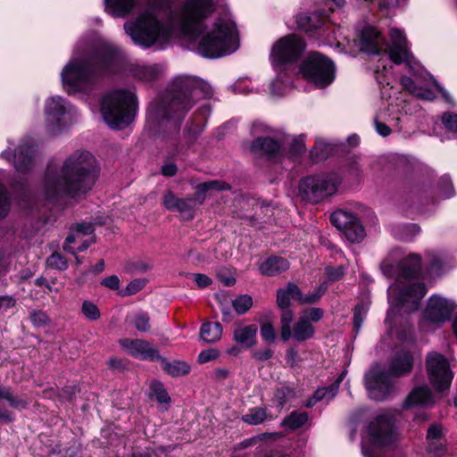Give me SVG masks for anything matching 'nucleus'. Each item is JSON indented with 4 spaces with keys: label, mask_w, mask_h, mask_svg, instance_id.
<instances>
[{
    "label": "nucleus",
    "mask_w": 457,
    "mask_h": 457,
    "mask_svg": "<svg viewBox=\"0 0 457 457\" xmlns=\"http://www.w3.org/2000/svg\"><path fill=\"white\" fill-rule=\"evenodd\" d=\"M212 10V0H186L170 24H162L152 13L145 12L135 21L125 23L124 29L134 43L144 47H163L179 31L190 41L198 40L201 55L219 58L238 48V36L228 18H220L208 27L206 19Z\"/></svg>",
    "instance_id": "obj_1"
},
{
    "label": "nucleus",
    "mask_w": 457,
    "mask_h": 457,
    "mask_svg": "<svg viewBox=\"0 0 457 457\" xmlns=\"http://www.w3.org/2000/svg\"><path fill=\"white\" fill-rule=\"evenodd\" d=\"M99 164L88 151L77 150L63 162L58 171L48 170L43 190L46 197L54 200L69 195L85 194L95 185Z\"/></svg>",
    "instance_id": "obj_2"
},
{
    "label": "nucleus",
    "mask_w": 457,
    "mask_h": 457,
    "mask_svg": "<svg viewBox=\"0 0 457 457\" xmlns=\"http://www.w3.org/2000/svg\"><path fill=\"white\" fill-rule=\"evenodd\" d=\"M420 258L410 254L401 263L394 264L389 261L383 262L382 272L387 278L396 277V281L388 287V301L391 305L404 308L411 312L418 308L419 302L424 297L427 290L421 283H411L409 279L420 270Z\"/></svg>",
    "instance_id": "obj_3"
},
{
    "label": "nucleus",
    "mask_w": 457,
    "mask_h": 457,
    "mask_svg": "<svg viewBox=\"0 0 457 457\" xmlns=\"http://www.w3.org/2000/svg\"><path fill=\"white\" fill-rule=\"evenodd\" d=\"M173 87L175 94L166 110V115L169 118L172 116L180 118L192 108L196 100L209 97L212 94L208 83L188 76L176 78Z\"/></svg>",
    "instance_id": "obj_4"
},
{
    "label": "nucleus",
    "mask_w": 457,
    "mask_h": 457,
    "mask_svg": "<svg viewBox=\"0 0 457 457\" xmlns=\"http://www.w3.org/2000/svg\"><path fill=\"white\" fill-rule=\"evenodd\" d=\"M101 113L110 127L119 129L125 128L135 118L134 94L125 90H117L107 94L102 101Z\"/></svg>",
    "instance_id": "obj_5"
},
{
    "label": "nucleus",
    "mask_w": 457,
    "mask_h": 457,
    "mask_svg": "<svg viewBox=\"0 0 457 457\" xmlns=\"http://www.w3.org/2000/svg\"><path fill=\"white\" fill-rule=\"evenodd\" d=\"M341 183V176L334 172L308 176L299 184V195L307 202L318 204L335 195Z\"/></svg>",
    "instance_id": "obj_6"
},
{
    "label": "nucleus",
    "mask_w": 457,
    "mask_h": 457,
    "mask_svg": "<svg viewBox=\"0 0 457 457\" xmlns=\"http://www.w3.org/2000/svg\"><path fill=\"white\" fill-rule=\"evenodd\" d=\"M395 439L391 418L378 415L368 425L367 435L362 439V453L365 457H374L378 448L391 444Z\"/></svg>",
    "instance_id": "obj_7"
},
{
    "label": "nucleus",
    "mask_w": 457,
    "mask_h": 457,
    "mask_svg": "<svg viewBox=\"0 0 457 457\" xmlns=\"http://www.w3.org/2000/svg\"><path fill=\"white\" fill-rule=\"evenodd\" d=\"M300 73L318 87H325L335 79L334 63L319 53H312L300 67Z\"/></svg>",
    "instance_id": "obj_8"
},
{
    "label": "nucleus",
    "mask_w": 457,
    "mask_h": 457,
    "mask_svg": "<svg viewBox=\"0 0 457 457\" xmlns=\"http://www.w3.org/2000/svg\"><path fill=\"white\" fill-rule=\"evenodd\" d=\"M95 74L93 63L85 60L72 58L61 73L63 87L75 93L87 89L92 83Z\"/></svg>",
    "instance_id": "obj_9"
},
{
    "label": "nucleus",
    "mask_w": 457,
    "mask_h": 457,
    "mask_svg": "<svg viewBox=\"0 0 457 457\" xmlns=\"http://www.w3.org/2000/svg\"><path fill=\"white\" fill-rule=\"evenodd\" d=\"M304 49V44L296 35H288L274 43L270 52L272 65L278 73L284 66L295 61Z\"/></svg>",
    "instance_id": "obj_10"
},
{
    "label": "nucleus",
    "mask_w": 457,
    "mask_h": 457,
    "mask_svg": "<svg viewBox=\"0 0 457 457\" xmlns=\"http://www.w3.org/2000/svg\"><path fill=\"white\" fill-rule=\"evenodd\" d=\"M426 370L428 378L438 391H444L450 387L453 372L450 369L448 360L441 353L431 352L426 357Z\"/></svg>",
    "instance_id": "obj_11"
},
{
    "label": "nucleus",
    "mask_w": 457,
    "mask_h": 457,
    "mask_svg": "<svg viewBox=\"0 0 457 457\" xmlns=\"http://www.w3.org/2000/svg\"><path fill=\"white\" fill-rule=\"evenodd\" d=\"M330 220L350 242L357 243L364 238V228L353 212L345 209L337 210L331 214Z\"/></svg>",
    "instance_id": "obj_12"
},
{
    "label": "nucleus",
    "mask_w": 457,
    "mask_h": 457,
    "mask_svg": "<svg viewBox=\"0 0 457 457\" xmlns=\"http://www.w3.org/2000/svg\"><path fill=\"white\" fill-rule=\"evenodd\" d=\"M413 78L403 77L401 84L411 94L425 100H432L436 93L441 91L439 85L427 73L413 71Z\"/></svg>",
    "instance_id": "obj_13"
},
{
    "label": "nucleus",
    "mask_w": 457,
    "mask_h": 457,
    "mask_svg": "<svg viewBox=\"0 0 457 457\" xmlns=\"http://www.w3.org/2000/svg\"><path fill=\"white\" fill-rule=\"evenodd\" d=\"M66 103L60 96H51L45 104V124L49 132L57 134L66 127L64 117Z\"/></svg>",
    "instance_id": "obj_14"
},
{
    "label": "nucleus",
    "mask_w": 457,
    "mask_h": 457,
    "mask_svg": "<svg viewBox=\"0 0 457 457\" xmlns=\"http://www.w3.org/2000/svg\"><path fill=\"white\" fill-rule=\"evenodd\" d=\"M365 385L370 397L377 401L384 400L392 388L389 376L378 367L372 368L366 374Z\"/></svg>",
    "instance_id": "obj_15"
},
{
    "label": "nucleus",
    "mask_w": 457,
    "mask_h": 457,
    "mask_svg": "<svg viewBox=\"0 0 457 457\" xmlns=\"http://www.w3.org/2000/svg\"><path fill=\"white\" fill-rule=\"evenodd\" d=\"M327 287L322 285L319 291L306 296H303L300 288L295 283H288L285 288H279L277 292V304L280 309H287L290 305L291 298L302 304L313 303L318 301L325 292Z\"/></svg>",
    "instance_id": "obj_16"
},
{
    "label": "nucleus",
    "mask_w": 457,
    "mask_h": 457,
    "mask_svg": "<svg viewBox=\"0 0 457 457\" xmlns=\"http://www.w3.org/2000/svg\"><path fill=\"white\" fill-rule=\"evenodd\" d=\"M391 46L387 48L390 59L396 64L406 63L413 70V58L409 52L406 37L398 29H392L389 33Z\"/></svg>",
    "instance_id": "obj_17"
},
{
    "label": "nucleus",
    "mask_w": 457,
    "mask_h": 457,
    "mask_svg": "<svg viewBox=\"0 0 457 457\" xmlns=\"http://www.w3.org/2000/svg\"><path fill=\"white\" fill-rule=\"evenodd\" d=\"M121 348L134 358L154 361L161 358L159 352L152 345L142 339L121 338L119 340Z\"/></svg>",
    "instance_id": "obj_18"
},
{
    "label": "nucleus",
    "mask_w": 457,
    "mask_h": 457,
    "mask_svg": "<svg viewBox=\"0 0 457 457\" xmlns=\"http://www.w3.org/2000/svg\"><path fill=\"white\" fill-rule=\"evenodd\" d=\"M454 303L447 299L433 295L429 298L424 312V318L434 323H441L450 319Z\"/></svg>",
    "instance_id": "obj_19"
},
{
    "label": "nucleus",
    "mask_w": 457,
    "mask_h": 457,
    "mask_svg": "<svg viewBox=\"0 0 457 457\" xmlns=\"http://www.w3.org/2000/svg\"><path fill=\"white\" fill-rule=\"evenodd\" d=\"M383 45L384 39L374 28L367 27L361 30L359 38L360 51L376 54L381 51Z\"/></svg>",
    "instance_id": "obj_20"
},
{
    "label": "nucleus",
    "mask_w": 457,
    "mask_h": 457,
    "mask_svg": "<svg viewBox=\"0 0 457 457\" xmlns=\"http://www.w3.org/2000/svg\"><path fill=\"white\" fill-rule=\"evenodd\" d=\"M257 332L255 324L239 325L234 329L233 340L245 348H252L257 344Z\"/></svg>",
    "instance_id": "obj_21"
},
{
    "label": "nucleus",
    "mask_w": 457,
    "mask_h": 457,
    "mask_svg": "<svg viewBox=\"0 0 457 457\" xmlns=\"http://www.w3.org/2000/svg\"><path fill=\"white\" fill-rule=\"evenodd\" d=\"M413 358L409 351L401 350L395 353L391 361L389 372L393 376H403L411 372Z\"/></svg>",
    "instance_id": "obj_22"
},
{
    "label": "nucleus",
    "mask_w": 457,
    "mask_h": 457,
    "mask_svg": "<svg viewBox=\"0 0 457 457\" xmlns=\"http://www.w3.org/2000/svg\"><path fill=\"white\" fill-rule=\"evenodd\" d=\"M289 269V262L278 256H271L263 261L260 266L259 270L262 275L274 277Z\"/></svg>",
    "instance_id": "obj_23"
},
{
    "label": "nucleus",
    "mask_w": 457,
    "mask_h": 457,
    "mask_svg": "<svg viewBox=\"0 0 457 457\" xmlns=\"http://www.w3.org/2000/svg\"><path fill=\"white\" fill-rule=\"evenodd\" d=\"M34 148L32 145H29L27 143H22L19 145L17 151L14 154V166L19 171L27 170L33 160Z\"/></svg>",
    "instance_id": "obj_24"
},
{
    "label": "nucleus",
    "mask_w": 457,
    "mask_h": 457,
    "mask_svg": "<svg viewBox=\"0 0 457 457\" xmlns=\"http://www.w3.org/2000/svg\"><path fill=\"white\" fill-rule=\"evenodd\" d=\"M105 11L115 17L129 14L136 5V0H104Z\"/></svg>",
    "instance_id": "obj_25"
},
{
    "label": "nucleus",
    "mask_w": 457,
    "mask_h": 457,
    "mask_svg": "<svg viewBox=\"0 0 457 457\" xmlns=\"http://www.w3.org/2000/svg\"><path fill=\"white\" fill-rule=\"evenodd\" d=\"M345 372H342L339 378L337 379V381L333 383L331 386L317 389L313 395V397L307 403V406L310 407L319 401L326 400L327 402H328L332 400L337 394L339 384L343 380Z\"/></svg>",
    "instance_id": "obj_26"
},
{
    "label": "nucleus",
    "mask_w": 457,
    "mask_h": 457,
    "mask_svg": "<svg viewBox=\"0 0 457 457\" xmlns=\"http://www.w3.org/2000/svg\"><path fill=\"white\" fill-rule=\"evenodd\" d=\"M405 403L407 406L430 405L433 403V397L427 386H420L410 393Z\"/></svg>",
    "instance_id": "obj_27"
},
{
    "label": "nucleus",
    "mask_w": 457,
    "mask_h": 457,
    "mask_svg": "<svg viewBox=\"0 0 457 457\" xmlns=\"http://www.w3.org/2000/svg\"><path fill=\"white\" fill-rule=\"evenodd\" d=\"M223 328L219 322H206L201 327L200 337L204 342L212 344L221 338Z\"/></svg>",
    "instance_id": "obj_28"
},
{
    "label": "nucleus",
    "mask_w": 457,
    "mask_h": 457,
    "mask_svg": "<svg viewBox=\"0 0 457 457\" xmlns=\"http://www.w3.org/2000/svg\"><path fill=\"white\" fill-rule=\"evenodd\" d=\"M280 143L270 137H259L253 141L252 149L256 153L273 154L280 149Z\"/></svg>",
    "instance_id": "obj_29"
},
{
    "label": "nucleus",
    "mask_w": 457,
    "mask_h": 457,
    "mask_svg": "<svg viewBox=\"0 0 457 457\" xmlns=\"http://www.w3.org/2000/svg\"><path fill=\"white\" fill-rule=\"evenodd\" d=\"M162 72L159 65H142L134 70V76L143 81H152L158 79Z\"/></svg>",
    "instance_id": "obj_30"
},
{
    "label": "nucleus",
    "mask_w": 457,
    "mask_h": 457,
    "mask_svg": "<svg viewBox=\"0 0 457 457\" xmlns=\"http://www.w3.org/2000/svg\"><path fill=\"white\" fill-rule=\"evenodd\" d=\"M314 335V328L311 322L300 318L293 328V336L297 341L307 340Z\"/></svg>",
    "instance_id": "obj_31"
},
{
    "label": "nucleus",
    "mask_w": 457,
    "mask_h": 457,
    "mask_svg": "<svg viewBox=\"0 0 457 457\" xmlns=\"http://www.w3.org/2000/svg\"><path fill=\"white\" fill-rule=\"evenodd\" d=\"M6 401L10 407L14 409H24L28 406V401L24 398L14 395L8 388L0 386V402Z\"/></svg>",
    "instance_id": "obj_32"
},
{
    "label": "nucleus",
    "mask_w": 457,
    "mask_h": 457,
    "mask_svg": "<svg viewBox=\"0 0 457 457\" xmlns=\"http://www.w3.org/2000/svg\"><path fill=\"white\" fill-rule=\"evenodd\" d=\"M294 320V312L288 308L283 309L281 314V338L283 341H288L292 337L291 323Z\"/></svg>",
    "instance_id": "obj_33"
},
{
    "label": "nucleus",
    "mask_w": 457,
    "mask_h": 457,
    "mask_svg": "<svg viewBox=\"0 0 457 457\" xmlns=\"http://www.w3.org/2000/svg\"><path fill=\"white\" fill-rule=\"evenodd\" d=\"M267 418L268 415L264 409L254 407L242 416V420L250 425H258L262 423Z\"/></svg>",
    "instance_id": "obj_34"
},
{
    "label": "nucleus",
    "mask_w": 457,
    "mask_h": 457,
    "mask_svg": "<svg viewBox=\"0 0 457 457\" xmlns=\"http://www.w3.org/2000/svg\"><path fill=\"white\" fill-rule=\"evenodd\" d=\"M134 327L140 332H148L150 329V317L146 312H138L128 317Z\"/></svg>",
    "instance_id": "obj_35"
},
{
    "label": "nucleus",
    "mask_w": 457,
    "mask_h": 457,
    "mask_svg": "<svg viewBox=\"0 0 457 457\" xmlns=\"http://www.w3.org/2000/svg\"><path fill=\"white\" fill-rule=\"evenodd\" d=\"M442 436V428L438 425L431 426L428 430V439L429 441L428 450L436 454H440L444 452V449L436 446V441L440 439Z\"/></svg>",
    "instance_id": "obj_36"
},
{
    "label": "nucleus",
    "mask_w": 457,
    "mask_h": 457,
    "mask_svg": "<svg viewBox=\"0 0 457 457\" xmlns=\"http://www.w3.org/2000/svg\"><path fill=\"white\" fill-rule=\"evenodd\" d=\"M308 420L306 412H292L287 419H285L281 425L290 429H296L301 428Z\"/></svg>",
    "instance_id": "obj_37"
},
{
    "label": "nucleus",
    "mask_w": 457,
    "mask_h": 457,
    "mask_svg": "<svg viewBox=\"0 0 457 457\" xmlns=\"http://www.w3.org/2000/svg\"><path fill=\"white\" fill-rule=\"evenodd\" d=\"M298 26L306 31L316 29L320 26V20L317 14L310 15L308 13H303L297 16Z\"/></svg>",
    "instance_id": "obj_38"
},
{
    "label": "nucleus",
    "mask_w": 457,
    "mask_h": 457,
    "mask_svg": "<svg viewBox=\"0 0 457 457\" xmlns=\"http://www.w3.org/2000/svg\"><path fill=\"white\" fill-rule=\"evenodd\" d=\"M164 370L171 376H183L189 372L190 366L185 361H175L173 362H166Z\"/></svg>",
    "instance_id": "obj_39"
},
{
    "label": "nucleus",
    "mask_w": 457,
    "mask_h": 457,
    "mask_svg": "<svg viewBox=\"0 0 457 457\" xmlns=\"http://www.w3.org/2000/svg\"><path fill=\"white\" fill-rule=\"evenodd\" d=\"M232 306L238 314H244L253 306L252 297L242 295L232 301Z\"/></svg>",
    "instance_id": "obj_40"
},
{
    "label": "nucleus",
    "mask_w": 457,
    "mask_h": 457,
    "mask_svg": "<svg viewBox=\"0 0 457 457\" xmlns=\"http://www.w3.org/2000/svg\"><path fill=\"white\" fill-rule=\"evenodd\" d=\"M46 264L49 268L56 269L58 270H65L68 268L67 260L59 253H52L47 258Z\"/></svg>",
    "instance_id": "obj_41"
},
{
    "label": "nucleus",
    "mask_w": 457,
    "mask_h": 457,
    "mask_svg": "<svg viewBox=\"0 0 457 457\" xmlns=\"http://www.w3.org/2000/svg\"><path fill=\"white\" fill-rule=\"evenodd\" d=\"M151 390L154 396L160 403H169L170 402V398L167 391L160 382H153L151 384Z\"/></svg>",
    "instance_id": "obj_42"
},
{
    "label": "nucleus",
    "mask_w": 457,
    "mask_h": 457,
    "mask_svg": "<svg viewBox=\"0 0 457 457\" xmlns=\"http://www.w3.org/2000/svg\"><path fill=\"white\" fill-rule=\"evenodd\" d=\"M81 311L84 316L90 320H96L101 316L98 307L89 301L83 302Z\"/></svg>",
    "instance_id": "obj_43"
},
{
    "label": "nucleus",
    "mask_w": 457,
    "mask_h": 457,
    "mask_svg": "<svg viewBox=\"0 0 457 457\" xmlns=\"http://www.w3.org/2000/svg\"><path fill=\"white\" fill-rule=\"evenodd\" d=\"M261 337L263 341L274 343L277 337L275 328L271 322H263L261 326Z\"/></svg>",
    "instance_id": "obj_44"
},
{
    "label": "nucleus",
    "mask_w": 457,
    "mask_h": 457,
    "mask_svg": "<svg viewBox=\"0 0 457 457\" xmlns=\"http://www.w3.org/2000/svg\"><path fill=\"white\" fill-rule=\"evenodd\" d=\"M145 285L144 279H134L128 284V286L120 291L122 296L132 295L140 291Z\"/></svg>",
    "instance_id": "obj_45"
},
{
    "label": "nucleus",
    "mask_w": 457,
    "mask_h": 457,
    "mask_svg": "<svg viewBox=\"0 0 457 457\" xmlns=\"http://www.w3.org/2000/svg\"><path fill=\"white\" fill-rule=\"evenodd\" d=\"M82 237H83L80 235L79 231L73 229L66 237L65 243L63 245V250L75 254L76 251L71 245L81 241Z\"/></svg>",
    "instance_id": "obj_46"
},
{
    "label": "nucleus",
    "mask_w": 457,
    "mask_h": 457,
    "mask_svg": "<svg viewBox=\"0 0 457 457\" xmlns=\"http://www.w3.org/2000/svg\"><path fill=\"white\" fill-rule=\"evenodd\" d=\"M30 320L36 327H44L50 321L47 314L43 311H33L30 312Z\"/></svg>",
    "instance_id": "obj_47"
},
{
    "label": "nucleus",
    "mask_w": 457,
    "mask_h": 457,
    "mask_svg": "<svg viewBox=\"0 0 457 457\" xmlns=\"http://www.w3.org/2000/svg\"><path fill=\"white\" fill-rule=\"evenodd\" d=\"M220 357L219 350L215 348H209L202 351L197 357L199 363H205L211 361L217 360Z\"/></svg>",
    "instance_id": "obj_48"
},
{
    "label": "nucleus",
    "mask_w": 457,
    "mask_h": 457,
    "mask_svg": "<svg viewBox=\"0 0 457 457\" xmlns=\"http://www.w3.org/2000/svg\"><path fill=\"white\" fill-rule=\"evenodd\" d=\"M228 188V186L223 182L213 180L200 184L198 186V190L201 192H208L213 190H224Z\"/></svg>",
    "instance_id": "obj_49"
},
{
    "label": "nucleus",
    "mask_w": 457,
    "mask_h": 457,
    "mask_svg": "<svg viewBox=\"0 0 457 457\" xmlns=\"http://www.w3.org/2000/svg\"><path fill=\"white\" fill-rule=\"evenodd\" d=\"M323 317V311L320 308H310L303 312L301 318L309 322H317Z\"/></svg>",
    "instance_id": "obj_50"
},
{
    "label": "nucleus",
    "mask_w": 457,
    "mask_h": 457,
    "mask_svg": "<svg viewBox=\"0 0 457 457\" xmlns=\"http://www.w3.org/2000/svg\"><path fill=\"white\" fill-rule=\"evenodd\" d=\"M442 121L446 129L457 133V114L445 113L442 116Z\"/></svg>",
    "instance_id": "obj_51"
},
{
    "label": "nucleus",
    "mask_w": 457,
    "mask_h": 457,
    "mask_svg": "<svg viewBox=\"0 0 457 457\" xmlns=\"http://www.w3.org/2000/svg\"><path fill=\"white\" fill-rule=\"evenodd\" d=\"M10 208L9 198L3 186L0 184V219L4 217Z\"/></svg>",
    "instance_id": "obj_52"
},
{
    "label": "nucleus",
    "mask_w": 457,
    "mask_h": 457,
    "mask_svg": "<svg viewBox=\"0 0 457 457\" xmlns=\"http://www.w3.org/2000/svg\"><path fill=\"white\" fill-rule=\"evenodd\" d=\"M366 312H367V308L363 304H359L355 307L354 316H353V323H354V326L356 328L359 329L361 327Z\"/></svg>",
    "instance_id": "obj_53"
},
{
    "label": "nucleus",
    "mask_w": 457,
    "mask_h": 457,
    "mask_svg": "<svg viewBox=\"0 0 457 457\" xmlns=\"http://www.w3.org/2000/svg\"><path fill=\"white\" fill-rule=\"evenodd\" d=\"M179 202V198H177L171 192H167L162 200V204L168 210H175L177 204Z\"/></svg>",
    "instance_id": "obj_54"
},
{
    "label": "nucleus",
    "mask_w": 457,
    "mask_h": 457,
    "mask_svg": "<svg viewBox=\"0 0 457 457\" xmlns=\"http://www.w3.org/2000/svg\"><path fill=\"white\" fill-rule=\"evenodd\" d=\"M273 356V351L270 348L260 349L253 353V358L259 361L270 360Z\"/></svg>",
    "instance_id": "obj_55"
},
{
    "label": "nucleus",
    "mask_w": 457,
    "mask_h": 457,
    "mask_svg": "<svg viewBox=\"0 0 457 457\" xmlns=\"http://www.w3.org/2000/svg\"><path fill=\"white\" fill-rule=\"evenodd\" d=\"M101 284L107 288L116 290L120 287V279L117 276L112 275V276L104 278L102 280Z\"/></svg>",
    "instance_id": "obj_56"
},
{
    "label": "nucleus",
    "mask_w": 457,
    "mask_h": 457,
    "mask_svg": "<svg viewBox=\"0 0 457 457\" xmlns=\"http://www.w3.org/2000/svg\"><path fill=\"white\" fill-rule=\"evenodd\" d=\"M16 305V299L10 295L0 296V311H7Z\"/></svg>",
    "instance_id": "obj_57"
},
{
    "label": "nucleus",
    "mask_w": 457,
    "mask_h": 457,
    "mask_svg": "<svg viewBox=\"0 0 457 457\" xmlns=\"http://www.w3.org/2000/svg\"><path fill=\"white\" fill-rule=\"evenodd\" d=\"M194 280L199 288H204L212 284V279L204 274H194Z\"/></svg>",
    "instance_id": "obj_58"
},
{
    "label": "nucleus",
    "mask_w": 457,
    "mask_h": 457,
    "mask_svg": "<svg viewBox=\"0 0 457 457\" xmlns=\"http://www.w3.org/2000/svg\"><path fill=\"white\" fill-rule=\"evenodd\" d=\"M286 87V83L280 79H276L270 84L271 93L276 96L283 95Z\"/></svg>",
    "instance_id": "obj_59"
},
{
    "label": "nucleus",
    "mask_w": 457,
    "mask_h": 457,
    "mask_svg": "<svg viewBox=\"0 0 457 457\" xmlns=\"http://www.w3.org/2000/svg\"><path fill=\"white\" fill-rule=\"evenodd\" d=\"M376 131L382 137H386L391 133V129L385 123L379 121L378 116L374 119Z\"/></svg>",
    "instance_id": "obj_60"
},
{
    "label": "nucleus",
    "mask_w": 457,
    "mask_h": 457,
    "mask_svg": "<svg viewBox=\"0 0 457 457\" xmlns=\"http://www.w3.org/2000/svg\"><path fill=\"white\" fill-rule=\"evenodd\" d=\"M378 5L381 12H387L390 9L398 5V0H379Z\"/></svg>",
    "instance_id": "obj_61"
},
{
    "label": "nucleus",
    "mask_w": 457,
    "mask_h": 457,
    "mask_svg": "<svg viewBox=\"0 0 457 457\" xmlns=\"http://www.w3.org/2000/svg\"><path fill=\"white\" fill-rule=\"evenodd\" d=\"M326 272H327L328 278L331 280L338 279L344 274V270H343L342 267H339V268H337L336 270H334L333 268L328 267V268L326 269Z\"/></svg>",
    "instance_id": "obj_62"
},
{
    "label": "nucleus",
    "mask_w": 457,
    "mask_h": 457,
    "mask_svg": "<svg viewBox=\"0 0 457 457\" xmlns=\"http://www.w3.org/2000/svg\"><path fill=\"white\" fill-rule=\"evenodd\" d=\"M304 149L303 139L302 137L295 138L291 145V150L295 154H300Z\"/></svg>",
    "instance_id": "obj_63"
},
{
    "label": "nucleus",
    "mask_w": 457,
    "mask_h": 457,
    "mask_svg": "<svg viewBox=\"0 0 457 457\" xmlns=\"http://www.w3.org/2000/svg\"><path fill=\"white\" fill-rule=\"evenodd\" d=\"M13 420L14 416L10 411L4 408H0V421L4 423H10L12 422Z\"/></svg>",
    "instance_id": "obj_64"
}]
</instances>
